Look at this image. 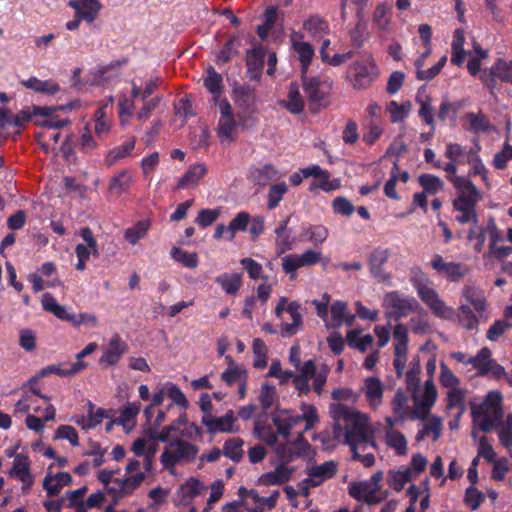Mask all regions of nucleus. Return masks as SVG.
<instances>
[{
  "mask_svg": "<svg viewBox=\"0 0 512 512\" xmlns=\"http://www.w3.org/2000/svg\"><path fill=\"white\" fill-rule=\"evenodd\" d=\"M465 118L469 121V130L472 132L478 133L494 130V126L490 124L488 117L482 113L468 112L465 114Z\"/></svg>",
  "mask_w": 512,
  "mask_h": 512,
  "instance_id": "nucleus-27",
  "label": "nucleus"
},
{
  "mask_svg": "<svg viewBox=\"0 0 512 512\" xmlns=\"http://www.w3.org/2000/svg\"><path fill=\"white\" fill-rule=\"evenodd\" d=\"M432 268L451 282H458L466 276L467 265L459 262H445L441 255L435 254L431 262Z\"/></svg>",
  "mask_w": 512,
  "mask_h": 512,
  "instance_id": "nucleus-7",
  "label": "nucleus"
},
{
  "mask_svg": "<svg viewBox=\"0 0 512 512\" xmlns=\"http://www.w3.org/2000/svg\"><path fill=\"white\" fill-rule=\"evenodd\" d=\"M126 350V344L121 341L118 335H115L109 342L108 348L103 352L99 363L106 365H115Z\"/></svg>",
  "mask_w": 512,
  "mask_h": 512,
  "instance_id": "nucleus-18",
  "label": "nucleus"
},
{
  "mask_svg": "<svg viewBox=\"0 0 512 512\" xmlns=\"http://www.w3.org/2000/svg\"><path fill=\"white\" fill-rule=\"evenodd\" d=\"M304 100L299 92L298 85L291 83L288 91V101L285 107L292 114H299L304 109Z\"/></svg>",
  "mask_w": 512,
  "mask_h": 512,
  "instance_id": "nucleus-31",
  "label": "nucleus"
},
{
  "mask_svg": "<svg viewBox=\"0 0 512 512\" xmlns=\"http://www.w3.org/2000/svg\"><path fill=\"white\" fill-rule=\"evenodd\" d=\"M407 402L408 398L405 393L401 389L397 390L392 400V409L393 412L397 414L401 420H404L406 417Z\"/></svg>",
  "mask_w": 512,
  "mask_h": 512,
  "instance_id": "nucleus-58",
  "label": "nucleus"
},
{
  "mask_svg": "<svg viewBox=\"0 0 512 512\" xmlns=\"http://www.w3.org/2000/svg\"><path fill=\"white\" fill-rule=\"evenodd\" d=\"M416 102L420 105L419 116L423 119V121L434 128L435 120H434V109L432 107V100L429 95H426L424 98L420 96V94L416 97Z\"/></svg>",
  "mask_w": 512,
  "mask_h": 512,
  "instance_id": "nucleus-35",
  "label": "nucleus"
},
{
  "mask_svg": "<svg viewBox=\"0 0 512 512\" xmlns=\"http://www.w3.org/2000/svg\"><path fill=\"white\" fill-rule=\"evenodd\" d=\"M411 480L410 471H390L389 478L387 480L388 485L393 488L395 491H401L405 484Z\"/></svg>",
  "mask_w": 512,
  "mask_h": 512,
  "instance_id": "nucleus-46",
  "label": "nucleus"
},
{
  "mask_svg": "<svg viewBox=\"0 0 512 512\" xmlns=\"http://www.w3.org/2000/svg\"><path fill=\"white\" fill-rule=\"evenodd\" d=\"M333 210L336 214L350 216L355 208L353 204L345 197H336L332 202Z\"/></svg>",
  "mask_w": 512,
  "mask_h": 512,
  "instance_id": "nucleus-63",
  "label": "nucleus"
},
{
  "mask_svg": "<svg viewBox=\"0 0 512 512\" xmlns=\"http://www.w3.org/2000/svg\"><path fill=\"white\" fill-rule=\"evenodd\" d=\"M236 421L234 413L229 410L224 416L215 417L213 415H203L201 423L207 427V430L212 433H229L233 432V424Z\"/></svg>",
  "mask_w": 512,
  "mask_h": 512,
  "instance_id": "nucleus-14",
  "label": "nucleus"
},
{
  "mask_svg": "<svg viewBox=\"0 0 512 512\" xmlns=\"http://www.w3.org/2000/svg\"><path fill=\"white\" fill-rule=\"evenodd\" d=\"M217 135L222 141L234 142L237 138V124L235 119H219Z\"/></svg>",
  "mask_w": 512,
  "mask_h": 512,
  "instance_id": "nucleus-28",
  "label": "nucleus"
},
{
  "mask_svg": "<svg viewBox=\"0 0 512 512\" xmlns=\"http://www.w3.org/2000/svg\"><path fill=\"white\" fill-rule=\"evenodd\" d=\"M449 180L453 183L454 187L460 192L459 195L474 197L480 196L479 191L469 179L462 176H456L453 178L450 177Z\"/></svg>",
  "mask_w": 512,
  "mask_h": 512,
  "instance_id": "nucleus-43",
  "label": "nucleus"
},
{
  "mask_svg": "<svg viewBox=\"0 0 512 512\" xmlns=\"http://www.w3.org/2000/svg\"><path fill=\"white\" fill-rule=\"evenodd\" d=\"M502 396L498 391H491L485 397L483 403L479 406H472L471 416L473 421L476 422L481 414H491L496 419H502L503 410L501 407Z\"/></svg>",
  "mask_w": 512,
  "mask_h": 512,
  "instance_id": "nucleus-9",
  "label": "nucleus"
},
{
  "mask_svg": "<svg viewBox=\"0 0 512 512\" xmlns=\"http://www.w3.org/2000/svg\"><path fill=\"white\" fill-rule=\"evenodd\" d=\"M440 383L446 388H455L459 383V379L448 368L445 362L440 363Z\"/></svg>",
  "mask_w": 512,
  "mask_h": 512,
  "instance_id": "nucleus-61",
  "label": "nucleus"
},
{
  "mask_svg": "<svg viewBox=\"0 0 512 512\" xmlns=\"http://www.w3.org/2000/svg\"><path fill=\"white\" fill-rule=\"evenodd\" d=\"M131 181L132 177L130 173L126 170H123L111 179L109 190L116 195H121L128 190Z\"/></svg>",
  "mask_w": 512,
  "mask_h": 512,
  "instance_id": "nucleus-36",
  "label": "nucleus"
},
{
  "mask_svg": "<svg viewBox=\"0 0 512 512\" xmlns=\"http://www.w3.org/2000/svg\"><path fill=\"white\" fill-rule=\"evenodd\" d=\"M135 147V140L131 139L125 144L113 149L106 157L108 165L115 164L119 159L126 157Z\"/></svg>",
  "mask_w": 512,
  "mask_h": 512,
  "instance_id": "nucleus-49",
  "label": "nucleus"
},
{
  "mask_svg": "<svg viewBox=\"0 0 512 512\" xmlns=\"http://www.w3.org/2000/svg\"><path fill=\"white\" fill-rule=\"evenodd\" d=\"M337 472V463L335 461H326L325 463L313 466L307 470L308 477L303 480V484H309L312 487L321 485L324 481L331 479Z\"/></svg>",
  "mask_w": 512,
  "mask_h": 512,
  "instance_id": "nucleus-13",
  "label": "nucleus"
},
{
  "mask_svg": "<svg viewBox=\"0 0 512 512\" xmlns=\"http://www.w3.org/2000/svg\"><path fill=\"white\" fill-rule=\"evenodd\" d=\"M441 420L440 418L433 416L431 418V421L429 424H425L417 433L416 440L422 441L426 436H428L430 433H433V440H438L441 436Z\"/></svg>",
  "mask_w": 512,
  "mask_h": 512,
  "instance_id": "nucleus-47",
  "label": "nucleus"
},
{
  "mask_svg": "<svg viewBox=\"0 0 512 512\" xmlns=\"http://www.w3.org/2000/svg\"><path fill=\"white\" fill-rule=\"evenodd\" d=\"M207 173V169L205 165L197 163L192 165L183 175L181 179H179L176 188L177 189H186L190 187H195L200 179Z\"/></svg>",
  "mask_w": 512,
  "mask_h": 512,
  "instance_id": "nucleus-22",
  "label": "nucleus"
},
{
  "mask_svg": "<svg viewBox=\"0 0 512 512\" xmlns=\"http://www.w3.org/2000/svg\"><path fill=\"white\" fill-rule=\"evenodd\" d=\"M55 439H66L72 446L79 445V437L76 429L70 425H61L55 432Z\"/></svg>",
  "mask_w": 512,
  "mask_h": 512,
  "instance_id": "nucleus-57",
  "label": "nucleus"
},
{
  "mask_svg": "<svg viewBox=\"0 0 512 512\" xmlns=\"http://www.w3.org/2000/svg\"><path fill=\"white\" fill-rule=\"evenodd\" d=\"M176 115L182 116L185 119L194 116L192 111V101L190 95H185L174 105Z\"/></svg>",
  "mask_w": 512,
  "mask_h": 512,
  "instance_id": "nucleus-64",
  "label": "nucleus"
},
{
  "mask_svg": "<svg viewBox=\"0 0 512 512\" xmlns=\"http://www.w3.org/2000/svg\"><path fill=\"white\" fill-rule=\"evenodd\" d=\"M87 364L83 361H76L70 364V368H63L61 364L57 365H49L43 369H41L38 374L31 379H29L28 383H36L40 378H44L52 373L57 374L61 377H68L75 375L85 369Z\"/></svg>",
  "mask_w": 512,
  "mask_h": 512,
  "instance_id": "nucleus-17",
  "label": "nucleus"
},
{
  "mask_svg": "<svg viewBox=\"0 0 512 512\" xmlns=\"http://www.w3.org/2000/svg\"><path fill=\"white\" fill-rule=\"evenodd\" d=\"M199 452V448L181 438H176L169 442V446L164 449L160 456V462L170 474H175V465L186 461L193 462Z\"/></svg>",
  "mask_w": 512,
  "mask_h": 512,
  "instance_id": "nucleus-2",
  "label": "nucleus"
},
{
  "mask_svg": "<svg viewBox=\"0 0 512 512\" xmlns=\"http://www.w3.org/2000/svg\"><path fill=\"white\" fill-rule=\"evenodd\" d=\"M254 434L260 441L266 443L269 446L276 445L278 440L277 434L268 424H261L260 422H255Z\"/></svg>",
  "mask_w": 512,
  "mask_h": 512,
  "instance_id": "nucleus-39",
  "label": "nucleus"
},
{
  "mask_svg": "<svg viewBox=\"0 0 512 512\" xmlns=\"http://www.w3.org/2000/svg\"><path fill=\"white\" fill-rule=\"evenodd\" d=\"M334 438L343 436V443H366L369 439L366 416L343 404L331 406Z\"/></svg>",
  "mask_w": 512,
  "mask_h": 512,
  "instance_id": "nucleus-1",
  "label": "nucleus"
},
{
  "mask_svg": "<svg viewBox=\"0 0 512 512\" xmlns=\"http://www.w3.org/2000/svg\"><path fill=\"white\" fill-rule=\"evenodd\" d=\"M350 69L352 72V86L355 89L368 88L378 76V68L371 55L354 62Z\"/></svg>",
  "mask_w": 512,
  "mask_h": 512,
  "instance_id": "nucleus-5",
  "label": "nucleus"
},
{
  "mask_svg": "<svg viewBox=\"0 0 512 512\" xmlns=\"http://www.w3.org/2000/svg\"><path fill=\"white\" fill-rule=\"evenodd\" d=\"M215 281L229 295H235L242 285V277L239 273H224L218 276Z\"/></svg>",
  "mask_w": 512,
  "mask_h": 512,
  "instance_id": "nucleus-26",
  "label": "nucleus"
},
{
  "mask_svg": "<svg viewBox=\"0 0 512 512\" xmlns=\"http://www.w3.org/2000/svg\"><path fill=\"white\" fill-rule=\"evenodd\" d=\"M159 429L147 428L145 430L146 435L151 441L167 442L172 433L176 432V425H167L160 432Z\"/></svg>",
  "mask_w": 512,
  "mask_h": 512,
  "instance_id": "nucleus-53",
  "label": "nucleus"
},
{
  "mask_svg": "<svg viewBox=\"0 0 512 512\" xmlns=\"http://www.w3.org/2000/svg\"><path fill=\"white\" fill-rule=\"evenodd\" d=\"M171 256L185 267L196 268L198 265V256L194 252L188 253L181 248L174 247L171 250Z\"/></svg>",
  "mask_w": 512,
  "mask_h": 512,
  "instance_id": "nucleus-45",
  "label": "nucleus"
},
{
  "mask_svg": "<svg viewBox=\"0 0 512 512\" xmlns=\"http://www.w3.org/2000/svg\"><path fill=\"white\" fill-rule=\"evenodd\" d=\"M485 495L474 485L468 487L465 491V503L472 509L477 510L484 501Z\"/></svg>",
  "mask_w": 512,
  "mask_h": 512,
  "instance_id": "nucleus-56",
  "label": "nucleus"
},
{
  "mask_svg": "<svg viewBox=\"0 0 512 512\" xmlns=\"http://www.w3.org/2000/svg\"><path fill=\"white\" fill-rule=\"evenodd\" d=\"M266 57V49L263 46H257L247 51L246 66L248 77L251 80H259L261 78Z\"/></svg>",
  "mask_w": 512,
  "mask_h": 512,
  "instance_id": "nucleus-15",
  "label": "nucleus"
},
{
  "mask_svg": "<svg viewBox=\"0 0 512 512\" xmlns=\"http://www.w3.org/2000/svg\"><path fill=\"white\" fill-rule=\"evenodd\" d=\"M303 28L308 32L310 37L318 40L329 33V25L327 21L319 15H310L306 20H304Z\"/></svg>",
  "mask_w": 512,
  "mask_h": 512,
  "instance_id": "nucleus-21",
  "label": "nucleus"
},
{
  "mask_svg": "<svg viewBox=\"0 0 512 512\" xmlns=\"http://www.w3.org/2000/svg\"><path fill=\"white\" fill-rule=\"evenodd\" d=\"M387 444L394 448L398 454L404 455L407 452V441L405 436L394 429H388L386 432Z\"/></svg>",
  "mask_w": 512,
  "mask_h": 512,
  "instance_id": "nucleus-41",
  "label": "nucleus"
},
{
  "mask_svg": "<svg viewBox=\"0 0 512 512\" xmlns=\"http://www.w3.org/2000/svg\"><path fill=\"white\" fill-rule=\"evenodd\" d=\"M493 73L503 82L512 83V61L498 59L493 65Z\"/></svg>",
  "mask_w": 512,
  "mask_h": 512,
  "instance_id": "nucleus-51",
  "label": "nucleus"
},
{
  "mask_svg": "<svg viewBox=\"0 0 512 512\" xmlns=\"http://www.w3.org/2000/svg\"><path fill=\"white\" fill-rule=\"evenodd\" d=\"M21 83L26 88L31 89L37 93L55 95L60 91L59 85L52 80L42 81L36 77H31L28 80L22 81Z\"/></svg>",
  "mask_w": 512,
  "mask_h": 512,
  "instance_id": "nucleus-24",
  "label": "nucleus"
},
{
  "mask_svg": "<svg viewBox=\"0 0 512 512\" xmlns=\"http://www.w3.org/2000/svg\"><path fill=\"white\" fill-rule=\"evenodd\" d=\"M9 476L17 478L23 483L22 490H29L33 484V477L30 473V461L27 456L18 454L13 460V466Z\"/></svg>",
  "mask_w": 512,
  "mask_h": 512,
  "instance_id": "nucleus-16",
  "label": "nucleus"
},
{
  "mask_svg": "<svg viewBox=\"0 0 512 512\" xmlns=\"http://www.w3.org/2000/svg\"><path fill=\"white\" fill-rule=\"evenodd\" d=\"M458 319L460 324L469 330L476 329L479 321L484 320V318H479V314L476 316L469 305L459 307Z\"/></svg>",
  "mask_w": 512,
  "mask_h": 512,
  "instance_id": "nucleus-37",
  "label": "nucleus"
},
{
  "mask_svg": "<svg viewBox=\"0 0 512 512\" xmlns=\"http://www.w3.org/2000/svg\"><path fill=\"white\" fill-rule=\"evenodd\" d=\"M308 240L315 246L321 245L328 236V230L322 225L311 226L307 229Z\"/></svg>",
  "mask_w": 512,
  "mask_h": 512,
  "instance_id": "nucleus-60",
  "label": "nucleus"
},
{
  "mask_svg": "<svg viewBox=\"0 0 512 512\" xmlns=\"http://www.w3.org/2000/svg\"><path fill=\"white\" fill-rule=\"evenodd\" d=\"M250 222V215L247 212H239L229 223L227 227V239L232 241L237 231H246Z\"/></svg>",
  "mask_w": 512,
  "mask_h": 512,
  "instance_id": "nucleus-34",
  "label": "nucleus"
},
{
  "mask_svg": "<svg viewBox=\"0 0 512 512\" xmlns=\"http://www.w3.org/2000/svg\"><path fill=\"white\" fill-rule=\"evenodd\" d=\"M233 99L240 108L250 107L255 100V89L250 85H238L233 87Z\"/></svg>",
  "mask_w": 512,
  "mask_h": 512,
  "instance_id": "nucleus-25",
  "label": "nucleus"
},
{
  "mask_svg": "<svg viewBox=\"0 0 512 512\" xmlns=\"http://www.w3.org/2000/svg\"><path fill=\"white\" fill-rule=\"evenodd\" d=\"M293 48L299 55V60L302 64V75H306L308 66L310 65L314 56V49L308 42H293Z\"/></svg>",
  "mask_w": 512,
  "mask_h": 512,
  "instance_id": "nucleus-32",
  "label": "nucleus"
},
{
  "mask_svg": "<svg viewBox=\"0 0 512 512\" xmlns=\"http://www.w3.org/2000/svg\"><path fill=\"white\" fill-rule=\"evenodd\" d=\"M181 492L184 498H193L202 493L206 488L196 478H190L181 485Z\"/></svg>",
  "mask_w": 512,
  "mask_h": 512,
  "instance_id": "nucleus-55",
  "label": "nucleus"
},
{
  "mask_svg": "<svg viewBox=\"0 0 512 512\" xmlns=\"http://www.w3.org/2000/svg\"><path fill=\"white\" fill-rule=\"evenodd\" d=\"M167 395L172 400V403L169 404L166 408L167 411L173 409L174 404L180 406L184 410H186L189 406V402L184 395V393L174 384H169L166 387Z\"/></svg>",
  "mask_w": 512,
  "mask_h": 512,
  "instance_id": "nucleus-44",
  "label": "nucleus"
},
{
  "mask_svg": "<svg viewBox=\"0 0 512 512\" xmlns=\"http://www.w3.org/2000/svg\"><path fill=\"white\" fill-rule=\"evenodd\" d=\"M424 274L412 278L414 287L420 299L440 318H449L451 309L439 298L437 292L424 283Z\"/></svg>",
  "mask_w": 512,
  "mask_h": 512,
  "instance_id": "nucleus-4",
  "label": "nucleus"
},
{
  "mask_svg": "<svg viewBox=\"0 0 512 512\" xmlns=\"http://www.w3.org/2000/svg\"><path fill=\"white\" fill-rule=\"evenodd\" d=\"M287 190L288 187L285 182L272 185L268 192V209L272 210L276 208Z\"/></svg>",
  "mask_w": 512,
  "mask_h": 512,
  "instance_id": "nucleus-48",
  "label": "nucleus"
},
{
  "mask_svg": "<svg viewBox=\"0 0 512 512\" xmlns=\"http://www.w3.org/2000/svg\"><path fill=\"white\" fill-rule=\"evenodd\" d=\"M244 441L239 437H234L225 441L223 445V454L233 462H240L243 457Z\"/></svg>",
  "mask_w": 512,
  "mask_h": 512,
  "instance_id": "nucleus-30",
  "label": "nucleus"
},
{
  "mask_svg": "<svg viewBox=\"0 0 512 512\" xmlns=\"http://www.w3.org/2000/svg\"><path fill=\"white\" fill-rule=\"evenodd\" d=\"M479 199H480V196L474 197V196L459 195L453 201L454 209L461 212V215L456 216V220L459 223L465 224L468 222H473L475 225H477L478 216L475 212V205Z\"/></svg>",
  "mask_w": 512,
  "mask_h": 512,
  "instance_id": "nucleus-10",
  "label": "nucleus"
},
{
  "mask_svg": "<svg viewBox=\"0 0 512 512\" xmlns=\"http://www.w3.org/2000/svg\"><path fill=\"white\" fill-rule=\"evenodd\" d=\"M418 182L423 188V191L429 195H435L438 191L442 190L444 186L443 181L439 177L427 173L421 174L418 177Z\"/></svg>",
  "mask_w": 512,
  "mask_h": 512,
  "instance_id": "nucleus-33",
  "label": "nucleus"
},
{
  "mask_svg": "<svg viewBox=\"0 0 512 512\" xmlns=\"http://www.w3.org/2000/svg\"><path fill=\"white\" fill-rule=\"evenodd\" d=\"M276 389L273 385L263 384L261 386L259 401L264 412H266L273 404Z\"/></svg>",
  "mask_w": 512,
  "mask_h": 512,
  "instance_id": "nucleus-59",
  "label": "nucleus"
},
{
  "mask_svg": "<svg viewBox=\"0 0 512 512\" xmlns=\"http://www.w3.org/2000/svg\"><path fill=\"white\" fill-rule=\"evenodd\" d=\"M222 76L216 72L213 67L207 70V76L204 78V85L208 91L213 95L214 100L217 101L218 97L222 93L223 84Z\"/></svg>",
  "mask_w": 512,
  "mask_h": 512,
  "instance_id": "nucleus-29",
  "label": "nucleus"
},
{
  "mask_svg": "<svg viewBox=\"0 0 512 512\" xmlns=\"http://www.w3.org/2000/svg\"><path fill=\"white\" fill-rule=\"evenodd\" d=\"M491 350L487 347H483L476 356H470L469 357V363L478 370V373H481V369L483 367H487L488 363L490 361H493L491 359Z\"/></svg>",
  "mask_w": 512,
  "mask_h": 512,
  "instance_id": "nucleus-54",
  "label": "nucleus"
},
{
  "mask_svg": "<svg viewBox=\"0 0 512 512\" xmlns=\"http://www.w3.org/2000/svg\"><path fill=\"white\" fill-rule=\"evenodd\" d=\"M301 409L303 414L300 415L302 420L306 422L304 431H308L314 427V425L319 421V417L316 412V408L314 405H306L302 404Z\"/></svg>",
  "mask_w": 512,
  "mask_h": 512,
  "instance_id": "nucleus-62",
  "label": "nucleus"
},
{
  "mask_svg": "<svg viewBox=\"0 0 512 512\" xmlns=\"http://www.w3.org/2000/svg\"><path fill=\"white\" fill-rule=\"evenodd\" d=\"M302 86L311 112H319L329 105L332 82L326 79L322 80L320 77L302 75Z\"/></svg>",
  "mask_w": 512,
  "mask_h": 512,
  "instance_id": "nucleus-3",
  "label": "nucleus"
},
{
  "mask_svg": "<svg viewBox=\"0 0 512 512\" xmlns=\"http://www.w3.org/2000/svg\"><path fill=\"white\" fill-rule=\"evenodd\" d=\"M362 391L365 393L367 400L373 407L381 404L384 386L381 380L377 377H368L364 381Z\"/></svg>",
  "mask_w": 512,
  "mask_h": 512,
  "instance_id": "nucleus-20",
  "label": "nucleus"
},
{
  "mask_svg": "<svg viewBox=\"0 0 512 512\" xmlns=\"http://www.w3.org/2000/svg\"><path fill=\"white\" fill-rule=\"evenodd\" d=\"M385 302L391 306L395 320L406 317L419 308L418 301L413 297H403L399 292L392 291L385 296Z\"/></svg>",
  "mask_w": 512,
  "mask_h": 512,
  "instance_id": "nucleus-6",
  "label": "nucleus"
},
{
  "mask_svg": "<svg viewBox=\"0 0 512 512\" xmlns=\"http://www.w3.org/2000/svg\"><path fill=\"white\" fill-rule=\"evenodd\" d=\"M68 6L88 24H92L103 8L100 0H69Z\"/></svg>",
  "mask_w": 512,
  "mask_h": 512,
  "instance_id": "nucleus-12",
  "label": "nucleus"
},
{
  "mask_svg": "<svg viewBox=\"0 0 512 512\" xmlns=\"http://www.w3.org/2000/svg\"><path fill=\"white\" fill-rule=\"evenodd\" d=\"M293 472L294 468L286 467L281 463L275 470L261 475L259 482L263 485H281L290 480Z\"/></svg>",
  "mask_w": 512,
  "mask_h": 512,
  "instance_id": "nucleus-19",
  "label": "nucleus"
},
{
  "mask_svg": "<svg viewBox=\"0 0 512 512\" xmlns=\"http://www.w3.org/2000/svg\"><path fill=\"white\" fill-rule=\"evenodd\" d=\"M331 326L335 329L340 328L343 324V317L347 312V304L342 301H335L330 308Z\"/></svg>",
  "mask_w": 512,
  "mask_h": 512,
  "instance_id": "nucleus-52",
  "label": "nucleus"
},
{
  "mask_svg": "<svg viewBox=\"0 0 512 512\" xmlns=\"http://www.w3.org/2000/svg\"><path fill=\"white\" fill-rule=\"evenodd\" d=\"M390 254L391 253L389 249L376 248L370 253L368 257L370 273L379 282L390 281V274L383 268L384 264L388 261Z\"/></svg>",
  "mask_w": 512,
  "mask_h": 512,
  "instance_id": "nucleus-11",
  "label": "nucleus"
},
{
  "mask_svg": "<svg viewBox=\"0 0 512 512\" xmlns=\"http://www.w3.org/2000/svg\"><path fill=\"white\" fill-rule=\"evenodd\" d=\"M376 487H374L368 480L364 481H354L351 482L348 486L349 495L360 502L367 494L372 492Z\"/></svg>",
  "mask_w": 512,
  "mask_h": 512,
  "instance_id": "nucleus-40",
  "label": "nucleus"
},
{
  "mask_svg": "<svg viewBox=\"0 0 512 512\" xmlns=\"http://www.w3.org/2000/svg\"><path fill=\"white\" fill-rule=\"evenodd\" d=\"M437 398V390L432 379L425 381L424 384V395L420 403L422 409L429 412L431 407L434 405Z\"/></svg>",
  "mask_w": 512,
  "mask_h": 512,
  "instance_id": "nucleus-50",
  "label": "nucleus"
},
{
  "mask_svg": "<svg viewBox=\"0 0 512 512\" xmlns=\"http://www.w3.org/2000/svg\"><path fill=\"white\" fill-rule=\"evenodd\" d=\"M463 296L479 314V318H484V320H487L488 316L485 315L487 302L483 294L475 288L466 287L463 289Z\"/></svg>",
  "mask_w": 512,
  "mask_h": 512,
  "instance_id": "nucleus-23",
  "label": "nucleus"
},
{
  "mask_svg": "<svg viewBox=\"0 0 512 512\" xmlns=\"http://www.w3.org/2000/svg\"><path fill=\"white\" fill-rule=\"evenodd\" d=\"M149 226L150 223L148 221H139L134 226L125 230L124 238L128 243L135 245L146 235Z\"/></svg>",
  "mask_w": 512,
  "mask_h": 512,
  "instance_id": "nucleus-38",
  "label": "nucleus"
},
{
  "mask_svg": "<svg viewBox=\"0 0 512 512\" xmlns=\"http://www.w3.org/2000/svg\"><path fill=\"white\" fill-rule=\"evenodd\" d=\"M277 175V171L271 164H266L262 168L251 170L252 179L259 185H266Z\"/></svg>",
  "mask_w": 512,
  "mask_h": 512,
  "instance_id": "nucleus-42",
  "label": "nucleus"
},
{
  "mask_svg": "<svg viewBox=\"0 0 512 512\" xmlns=\"http://www.w3.org/2000/svg\"><path fill=\"white\" fill-rule=\"evenodd\" d=\"M145 478L146 474L143 472H139L124 479L114 478V485L108 488L109 492L114 495V504H116L119 499L131 495Z\"/></svg>",
  "mask_w": 512,
  "mask_h": 512,
  "instance_id": "nucleus-8",
  "label": "nucleus"
}]
</instances>
